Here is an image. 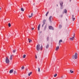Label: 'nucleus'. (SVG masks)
<instances>
[{
    "label": "nucleus",
    "mask_w": 79,
    "mask_h": 79,
    "mask_svg": "<svg viewBox=\"0 0 79 79\" xmlns=\"http://www.w3.org/2000/svg\"><path fill=\"white\" fill-rule=\"evenodd\" d=\"M73 16H74V15H73V20H75V18H73Z\"/></svg>",
    "instance_id": "27"
},
{
    "label": "nucleus",
    "mask_w": 79,
    "mask_h": 79,
    "mask_svg": "<svg viewBox=\"0 0 79 79\" xmlns=\"http://www.w3.org/2000/svg\"><path fill=\"white\" fill-rule=\"evenodd\" d=\"M33 16V13H31V15H29L28 16L29 18H31Z\"/></svg>",
    "instance_id": "9"
},
{
    "label": "nucleus",
    "mask_w": 79,
    "mask_h": 79,
    "mask_svg": "<svg viewBox=\"0 0 79 79\" xmlns=\"http://www.w3.org/2000/svg\"><path fill=\"white\" fill-rule=\"evenodd\" d=\"M61 27H62L61 25H59V28H60V29H61Z\"/></svg>",
    "instance_id": "23"
},
{
    "label": "nucleus",
    "mask_w": 79,
    "mask_h": 79,
    "mask_svg": "<svg viewBox=\"0 0 79 79\" xmlns=\"http://www.w3.org/2000/svg\"><path fill=\"white\" fill-rule=\"evenodd\" d=\"M59 41H60V42H63V41H62V40H60Z\"/></svg>",
    "instance_id": "34"
},
{
    "label": "nucleus",
    "mask_w": 79,
    "mask_h": 79,
    "mask_svg": "<svg viewBox=\"0 0 79 79\" xmlns=\"http://www.w3.org/2000/svg\"><path fill=\"white\" fill-rule=\"evenodd\" d=\"M9 9V7L7 8V10H9V9Z\"/></svg>",
    "instance_id": "39"
},
{
    "label": "nucleus",
    "mask_w": 79,
    "mask_h": 79,
    "mask_svg": "<svg viewBox=\"0 0 79 79\" xmlns=\"http://www.w3.org/2000/svg\"><path fill=\"white\" fill-rule=\"evenodd\" d=\"M15 50H13V53H15Z\"/></svg>",
    "instance_id": "33"
},
{
    "label": "nucleus",
    "mask_w": 79,
    "mask_h": 79,
    "mask_svg": "<svg viewBox=\"0 0 79 79\" xmlns=\"http://www.w3.org/2000/svg\"><path fill=\"white\" fill-rule=\"evenodd\" d=\"M37 56H36V57H35V58H37Z\"/></svg>",
    "instance_id": "41"
},
{
    "label": "nucleus",
    "mask_w": 79,
    "mask_h": 79,
    "mask_svg": "<svg viewBox=\"0 0 79 79\" xmlns=\"http://www.w3.org/2000/svg\"><path fill=\"white\" fill-rule=\"evenodd\" d=\"M24 66H23L22 67V69H24Z\"/></svg>",
    "instance_id": "32"
},
{
    "label": "nucleus",
    "mask_w": 79,
    "mask_h": 79,
    "mask_svg": "<svg viewBox=\"0 0 79 79\" xmlns=\"http://www.w3.org/2000/svg\"><path fill=\"white\" fill-rule=\"evenodd\" d=\"M28 40H29V43H30L31 42H32V40H30L29 39H28Z\"/></svg>",
    "instance_id": "19"
},
{
    "label": "nucleus",
    "mask_w": 79,
    "mask_h": 79,
    "mask_svg": "<svg viewBox=\"0 0 79 79\" xmlns=\"http://www.w3.org/2000/svg\"><path fill=\"white\" fill-rule=\"evenodd\" d=\"M47 41H48L49 40V37L48 36L47 38Z\"/></svg>",
    "instance_id": "22"
},
{
    "label": "nucleus",
    "mask_w": 79,
    "mask_h": 79,
    "mask_svg": "<svg viewBox=\"0 0 79 79\" xmlns=\"http://www.w3.org/2000/svg\"><path fill=\"white\" fill-rule=\"evenodd\" d=\"M63 2H60V5L61 7H62V6H63Z\"/></svg>",
    "instance_id": "7"
},
{
    "label": "nucleus",
    "mask_w": 79,
    "mask_h": 79,
    "mask_svg": "<svg viewBox=\"0 0 79 79\" xmlns=\"http://www.w3.org/2000/svg\"><path fill=\"white\" fill-rule=\"evenodd\" d=\"M40 24H39L38 27V31H40Z\"/></svg>",
    "instance_id": "8"
},
{
    "label": "nucleus",
    "mask_w": 79,
    "mask_h": 79,
    "mask_svg": "<svg viewBox=\"0 0 79 79\" xmlns=\"http://www.w3.org/2000/svg\"><path fill=\"white\" fill-rule=\"evenodd\" d=\"M59 46H58L57 47H56V51H57V50H58V49H59Z\"/></svg>",
    "instance_id": "10"
},
{
    "label": "nucleus",
    "mask_w": 79,
    "mask_h": 79,
    "mask_svg": "<svg viewBox=\"0 0 79 79\" xmlns=\"http://www.w3.org/2000/svg\"><path fill=\"white\" fill-rule=\"evenodd\" d=\"M70 2H71V0H69Z\"/></svg>",
    "instance_id": "38"
},
{
    "label": "nucleus",
    "mask_w": 79,
    "mask_h": 79,
    "mask_svg": "<svg viewBox=\"0 0 79 79\" xmlns=\"http://www.w3.org/2000/svg\"><path fill=\"white\" fill-rule=\"evenodd\" d=\"M38 72H40V68H38Z\"/></svg>",
    "instance_id": "30"
},
{
    "label": "nucleus",
    "mask_w": 79,
    "mask_h": 79,
    "mask_svg": "<svg viewBox=\"0 0 79 79\" xmlns=\"http://www.w3.org/2000/svg\"><path fill=\"white\" fill-rule=\"evenodd\" d=\"M21 10L22 11H24V9H23V8H21Z\"/></svg>",
    "instance_id": "21"
},
{
    "label": "nucleus",
    "mask_w": 79,
    "mask_h": 79,
    "mask_svg": "<svg viewBox=\"0 0 79 79\" xmlns=\"http://www.w3.org/2000/svg\"><path fill=\"white\" fill-rule=\"evenodd\" d=\"M26 55H24L23 56V58H26Z\"/></svg>",
    "instance_id": "25"
},
{
    "label": "nucleus",
    "mask_w": 79,
    "mask_h": 79,
    "mask_svg": "<svg viewBox=\"0 0 79 79\" xmlns=\"http://www.w3.org/2000/svg\"><path fill=\"white\" fill-rule=\"evenodd\" d=\"M45 22H46V20H43V24L42 25V27H44V25L45 24Z\"/></svg>",
    "instance_id": "6"
},
{
    "label": "nucleus",
    "mask_w": 79,
    "mask_h": 79,
    "mask_svg": "<svg viewBox=\"0 0 79 79\" xmlns=\"http://www.w3.org/2000/svg\"><path fill=\"white\" fill-rule=\"evenodd\" d=\"M13 55H12L10 56V59L11 60L13 59Z\"/></svg>",
    "instance_id": "12"
},
{
    "label": "nucleus",
    "mask_w": 79,
    "mask_h": 79,
    "mask_svg": "<svg viewBox=\"0 0 79 79\" xmlns=\"http://www.w3.org/2000/svg\"><path fill=\"white\" fill-rule=\"evenodd\" d=\"M32 74V72H31L30 73H29L28 74V75L29 76H31V74Z\"/></svg>",
    "instance_id": "16"
},
{
    "label": "nucleus",
    "mask_w": 79,
    "mask_h": 79,
    "mask_svg": "<svg viewBox=\"0 0 79 79\" xmlns=\"http://www.w3.org/2000/svg\"><path fill=\"white\" fill-rule=\"evenodd\" d=\"M49 46V45H48V44H47V45H46V48H48Z\"/></svg>",
    "instance_id": "17"
},
{
    "label": "nucleus",
    "mask_w": 79,
    "mask_h": 79,
    "mask_svg": "<svg viewBox=\"0 0 79 79\" xmlns=\"http://www.w3.org/2000/svg\"><path fill=\"white\" fill-rule=\"evenodd\" d=\"M73 36L69 38V40L71 41H73L74 40V38L75 37V34H73Z\"/></svg>",
    "instance_id": "2"
},
{
    "label": "nucleus",
    "mask_w": 79,
    "mask_h": 79,
    "mask_svg": "<svg viewBox=\"0 0 79 79\" xmlns=\"http://www.w3.org/2000/svg\"><path fill=\"white\" fill-rule=\"evenodd\" d=\"M14 74H16V72L15 71H14Z\"/></svg>",
    "instance_id": "31"
},
{
    "label": "nucleus",
    "mask_w": 79,
    "mask_h": 79,
    "mask_svg": "<svg viewBox=\"0 0 79 79\" xmlns=\"http://www.w3.org/2000/svg\"><path fill=\"white\" fill-rule=\"evenodd\" d=\"M48 12H47V13H46V16H47V15H48Z\"/></svg>",
    "instance_id": "24"
},
{
    "label": "nucleus",
    "mask_w": 79,
    "mask_h": 79,
    "mask_svg": "<svg viewBox=\"0 0 79 79\" xmlns=\"http://www.w3.org/2000/svg\"><path fill=\"white\" fill-rule=\"evenodd\" d=\"M40 45L39 44H37L36 46V50L37 51H39L40 50Z\"/></svg>",
    "instance_id": "3"
},
{
    "label": "nucleus",
    "mask_w": 79,
    "mask_h": 79,
    "mask_svg": "<svg viewBox=\"0 0 79 79\" xmlns=\"http://www.w3.org/2000/svg\"><path fill=\"white\" fill-rule=\"evenodd\" d=\"M34 28H32V30H34Z\"/></svg>",
    "instance_id": "37"
},
{
    "label": "nucleus",
    "mask_w": 79,
    "mask_h": 79,
    "mask_svg": "<svg viewBox=\"0 0 79 79\" xmlns=\"http://www.w3.org/2000/svg\"><path fill=\"white\" fill-rule=\"evenodd\" d=\"M72 58L74 60H76V59H77V52H76L75 55L73 56Z\"/></svg>",
    "instance_id": "1"
},
{
    "label": "nucleus",
    "mask_w": 79,
    "mask_h": 79,
    "mask_svg": "<svg viewBox=\"0 0 79 79\" xmlns=\"http://www.w3.org/2000/svg\"><path fill=\"white\" fill-rule=\"evenodd\" d=\"M48 28L50 30H54V28L52 26H49Z\"/></svg>",
    "instance_id": "5"
},
{
    "label": "nucleus",
    "mask_w": 79,
    "mask_h": 79,
    "mask_svg": "<svg viewBox=\"0 0 79 79\" xmlns=\"http://www.w3.org/2000/svg\"><path fill=\"white\" fill-rule=\"evenodd\" d=\"M49 22L50 23H52V21L51 20H49Z\"/></svg>",
    "instance_id": "36"
},
{
    "label": "nucleus",
    "mask_w": 79,
    "mask_h": 79,
    "mask_svg": "<svg viewBox=\"0 0 79 79\" xmlns=\"http://www.w3.org/2000/svg\"><path fill=\"white\" fill-rule=\"evenodd\" d=\"M61 78L62 79V78H63V76H62V77H61Z\"/></svg>",
    "instance_id": "42"
},
{
    "label": "nucleus",
    "mask_w": 79,
    "mask_h": 79,
    "mask_svg": "<svg viewBox=\"0 0 79 79\" xmlns=\"http://www.w3.org/2000/svg\"><path fill=\"white\" fill-rule=\"evenodd\" d=\"M57 6H58V5H57Z\"/></svg>",
    "instance_id": "44"
},
{
    "label": "nucleus",
    "mask_w": 79,
    "mask_h": 79,
    "mask_svg": "<svg viewBox=\"0 0 79 79\" xmlns=\"http://www.w3.org/2000/svg\"><path fill=\"white\" fill-rule=\"evenodd\" d=\"M64 13H66V12H67V10H66V9H64Z\"/></svg>",
    "instance_id": "20"
},
{
    "label": "nucleus",
    "mask_w": 79,
    "mask_h": 79,
    "mask_svg": "<svg viewBox=\"0 0 79 79\" xmlns=\"http://www.w3.org/2000/svg\"><path fill=\"white\" fill-rule=\"evenodd\" d=\"M46 29H47V26L46 25L45 26H44V30H46Z\"/></svg>",
    "instance_id": "18"
},
{
    "label": "nucleus",
    "mask_w": 79,
    "mask_h": 79,
    "mask_svg": "<svg viewBox=\"0 0 79 79\" xmlns=\"http://www.w3.org/2000/svg\"><path fill=\"white\" fill-rule=\"evenodd\" d=\"M60 44H61V41L59 40V45L60 46Z\"/></svg>",
    "instance_id": "28"
},
{
    "label": "nucleus",
    "mask_w": 79,
    "mask_h": 79,
    "mask_svg": "<svg viewBox=\"0 0 79 79\" xmlns=\"http://www.w3.org/2000/svg\"><path fill=\"white\" fill-rule=\"evenodd\" d=\"M9 27H11V24L10 23H9L8 24Z\"/></svg>",
    "instance_id": "26"
},
{
    "label": "nucleus",
    "mask_w": 79,
    "mask_h": 79,
    "mask_svg": "<svg viewBox=\"0 0 79 79\" xmlns=\"http://www.w3.org/2000/svg\"><path fill=\"white\" fill-rule=\"evenodd\" d=\"M73 21H74V20H73Z\"/></svg>",
    "instance_id": "43"
},
{
    "label": "nucleus",
    "mask_w": 79,
    "mask_h": 79,
    "mask_svg": "<svg viewBox=\"0 0 79 79\" xmlns=\"http://www.w3.org/2000/svg\"><path fill=\"white\" fill-rule=\"evenodd\" d=\"M6 63L7 64H8L10 63V60L8 59V57H6Z\"/></svg>",
    "instance_id": "4"
},
{
    "label": "nucleus",
    "mask_w": 79,
    "mask_h": 79,
    "mask_svg": "<svg viewBox=\"0 0 79 79\" xmlns=\"http://www.w3.org/2000/svg\"><path fill=\"white\" fill-rule=\"evenodd\" d=\"M56 76H57V74H56L54 75V77H55Z\"/></svg>",
    "instance_id": "29"
},
{
    "label": "nucleus",
    "mask_w": 79,
    "mask_h": 79,
    "mask_svg": "<svg viewBox=\"0 0 79 79\" xmlns=\"http://www.w3.org/2000/svg\"><path fill=\"white\" fill-rule=\"evenodd\" d=\"M40 49L41 50H43V47H42V45H41L40 48Z\"/></svg>",
    "instance_id": "13"
},
{
    "label": "nucleus",
    "mask_w": 79,
    "mask_h": 79,
    "mask_svg": "<svg viewBox=\"0 0 79 79\" xmlns=\"http://www.w3.org/2000/svg\"><path fill=\"white\" fill-rule=\"evenodd\" d=\"M13 69L10 70V71H9V73L10 74H11V73H13Z\"/></svg>",
    "instance_id": "11"
},
{
    "label": "nucleus",
    "mask_w": 79,
    "mask_h": 79,
    "mask_svg": "<svg viewBox=\"0 0 79 79\" xmlns=\"http://www.w3.org/2000/svg\"><path fill=\"white\" fill-rule=\"evenodd\" d=\"M53 18L52 17V16H50V17L49 18V20H51V19H52Z\"/></svg>",
    "instance_id": "15"
},
{
    "label": "nucleus",
    "mask_w": 79,
    "mask_h": 79,
    "mask_svg": "<svg viewBox=\"0 0 79 79\" xmlns=\"http://www.w3.org/2000/svg\"><path fill=\"white\" fill-rule=\"evenodd\" d=\"M70 72L71 73V74H72V73H74V71L72 70H70Z\"/></svg>",
    "instance_id": "14"
},
{
    "label": "nucleus",
    "mask_w": 79,
    "mask_h": 79,
    "mask_svg": "<svg viewBox=\"0 0 79 79\" xmlns=\"http://www.w3.org/2000/svg\"><path fill=\"white\" fill-rule=\"evenodd\" d=\"M2 10V8H0V10Z\"/></svg>",
    "instance_id": "40"
},
{
    "label": "nucleus",
    "mask_w": 79,
    "mask_h": 79,
    "mask_svg": "<svg viewBox=\"0 0 79 79\" xmlns=\"http://www.w3.org/2000/svg\"><path fill=\"white\" fill-rule=\"evenodd\" d=\"M60 17H61V18L62 17H63V15H61L60 16Z\"/></svg>",
    "instance_id": "35"
}]
</instances>
